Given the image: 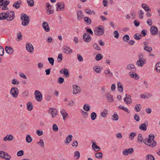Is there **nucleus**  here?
<instances>
[{
	"label": "nucleus",
	"instance_id": "f257e3e1",
	"mask_svg": "<svg viewBox=\"0 0 160 160\" xmlns=\"http://www.w3.org/2000/svg\"><path fill=\"white\" fill-rule=\"evenodd\" d=\"M15 17V13L13 11H8L6 12L0 13V20L7 19L8 21H12Z\"/></svg>",
	"mask_w": 160,
	"mask_h": 160
},
{
	"label": "nucleus",
	"instance_id": "f03ea898",
	"mask_svg": "<svg viewBox=\"0 0 160 160\" xmlns=\"http://www.w3.org/2000/svg\"><path fill=\"white\" fill-rule=\"evenodd\" d=\"M154 136L151 134L148 136V138H146L144 140V143L146 145L151 147H154L157 144V143L154 140Z\"/></svg>",
	"mask_w": 160,
	"mask_h": 160
},
{
	"label": "nucleus",
	"instance_id": "7ed1b4c3",
	"mask_svg": "<svg viewBox=\"0 0 160 160\" xmlns=\"http://www.w3.org/2000/svg\"><path fill=\"white\" fill-rule=\"evenodd\" d=\"M104 32V28L103 26L99 25L95 28L94 30L95 34L97 36L102 35Z\"/></svg>",
	"mask_w": 160,
	"mask_h": 160
},
{
	"label": "nucleus",
	"instance_id": "20e7f679",
	"mask_svg": "<svg viewBox=\"0 0 160 160\" xmlns=\"http://www.w3.org/2000/svg\"><path fill=\"white\" fill-rule=\"evenodd\" d=\"M21 15V20L22 21V25L24 26L28 25L29 22L28 16L25 13H22Z\"/></svg>",
	"mask_w": 160,
	"mask_h": 160
},
{
	"label": "nucleus",
	"instance_id": "39448f33",
	"mask_svg": "<svg viewBox=\"0 0 160 160\" xmlns=\"http://www.w3.org/2000/svg\"><path fill=\"white\" fill-rule=\"evenodd\" d=\"M10 94L12 95V97L14 98L17 97L19 93V90L16 87H12L10 90Z\"/></svg>",
	"mask_w": 160,
	"mask_h": 160
},
{
	"label": "nucleus",
	"instance_id": "423d86ee",
	"mask_svg": "<svg viewBox=\"0 0 160 160\" xmlns=\"http://www.w3.org/2000/svg\"><path fill=\"white\" fill-rule=\"evenodd\" d=\"M36 100L38 102H41L42 98V93L38 90L35 91L34 93Z\"/></svg>",
	"mask_w": 160,
	"mask_h": 160
},
{
	"label": "nucleus",
	"instance_id": "0eeeda50",
	"mask_svg": "<svg viewBox=\"0 0 160 160\" xmlns=\"http://www.w3.org/2000/svg\"><path fill=\"white\" fill-rule=\"evenodd\" d=\"M145 59L143 58H140L136 62V65L138 66H140L141 67H143L144 64L146 63Z\"/></svg>",
	"mask_w": 160,
	"mask_h": 160
},
{
	"label": "nucleus",
	"instance_id": "6e6552de",
	"mask_svg": "<svg viewBox=\"0 0 160 160\" xmlns=\"http://www.w3.org/2000/svg\"><path fill=\"white\" fill-rule=\"evenodd\" d=\"M83 39L84 41L86 42H89L91 40V38L90 35L87 33H84Z\"/></svg>",
	"mask_w": 160,
	"mask_h": 160
},
{
	"label": "nucleus",
	"instance_id": "1a4fd4ad",
	"mask_svg": "<svg viewBox=\"0 0 160 160\" xmlns=\"http://www.w3.org/2000/svg\"><path fill=\"white\" fill-rule=\"evenodd\" d=\"M134 152V149L132 148L125 149L122 152L123 154L124 155H127L129 153L132 154Z\"/></svg>",
	"mask_w": 160,
	"mask_h": 160
},
{
	"label": "nucleus",
	"instance_id": "9d476101",
	"mask_svg": "<svg viewBox=\"0 0 160 160\" xmlns=\"http://www.w3.org/2000/svg\"><path fill=\"white\" fill-rule=\"evenodd\" d=\"M148 125V122L146 121L144 123L141 124L139 126V129L142 131H146L147 130V126Z\"/></svg>",
	"mask_w": 160,
	"mask_h": 160
},
{
	"label": "nucleus",
	"instance_id": "9b49d317",
	"mask_svg": "<svg viewBox=\"0 0 160 160\" xmlns=\"http://www.w3.org/2000/svg\"><path fill=\"white\" fill-rule=\"evenodd\" d=\"M150 31L152 35H155L157 34L158 30L156 26H153L151 27Z\"/></svg>",
	"mask_w": 160,
	"mask_h": 160
},
{
	"label": "nucleus",
	"instance_id": "f8f14e48",
	"mask_svg": "<svg viewBox=\"0 0 160 160\" xmlns=\"http://www.w3.org/2000/svg\"><path fill=\"white\" fill-rule=\"evenodd\" d=\"M42 27L46 32H48L50 31V28L49 27L48 24L46 21L42 23Z\"/></svg>",
	"mask_w": 160,
	"mask_h": 160
},
{
	"label": "nucleus",
	"instance_id": "ddd939ff",
	"mask_svg": "<svg viewBox=\"0 0 160 160\" xmlns=\"http://www.w3.org/2000/svg\"><path fill=\"white\" fill-rule=\"evenodd\" d=\"M56 6L57 7V11H60L64 8V5L63 2H60L57 3Z\"/></svg>",
	"mask_w": 160,
	"mask_h": 160
},
{
	"label": "nucleus",
	"instance_id": "4468645a",
	"mask_svg": "<svg viewBox=\"0 0 160 160\" xmlns=\"http://www.w3.org/2000/svg\"><path fill=\"white\" fill-rule=\"evenodd\" d=\"M73 94L75 95L78 93V92H81V89L80 87L77 85H74L73 86Z\"/></svg>",
	"mask_w": 160,
	"mask_h": 160
},
{
	"label": "nucleus",
	"instance_id": "2eb2a0df",
	"mask_svg": "<svg viewBox=\"0 0 160 160\" xmlns=\"http://www.w3.org/2000/svg\"><path fill=\"white\" fill-rule=\"evenodd\" d=\"M26 48L27 50L30 52H32L34 50L33 46L32 44L30 43H28L26 45Z\"/></svg>",
	"mask_w": 160,
	"mask_h": 160
},
{
	"label": "nucleus",
	"instance_id": "dca6fc26",
	"mask_svg": "<svg viewBox=\"0 0 160 160\" xmlns=\"http://www.w3.org/2000/svg\"><path fill=\"white\" fill-rule=\"evenodd\" d=\"M48 111L52 115V117L53 118L55 117L58 114L57 110L54 108H50Z\"/></svg>",
	"mask_w": 160,
	"mask_h": 160
},
{
	"label": "nucleus",
	"instance_id": "f3484780",
	"mask_svg": "<svg viewBox=\"0 0 160 160\" xmlns=\"http://www.w3.org/2000/svg\"><path fill=\"white\" fill-rule=\"evenodd\" d=\"M126 69L129 70L133 72H135L136 70L134 65L132 64H130L127 66Z\"/></svg>",
	"mask_w": 160,
	"mask_h": 160
},
{
	"label": "nucleus",
	"instance_id": "a211bd4d",
	"mask_svg": "<svg viewBox=\"0 0 160 160\" xmlns=\"http://www.w3.org/2000/svg\"><path fill=\"white\" fill-rule=\"evenodd\" d=\"M92 148L93 149H94L96 152H98L100 150V148L99 147L97 146L96 143L95 142L92 141Z\"/></svg>",
	"mask_w": 160,
	"mask_h": 160
},
{
	"label": "nucleus",
	"instance_id": "6ab92c4d",
	"mask_svg": "<svg viewBox=\"0 0 160 160\" xmlns=\"http://www.w3.org/2000/svg\"><path fill=\"white\" fill-rule=\"evenodd\" d=\"M13 139V136L11 134H8L3 139V141H10L12 140Z\"/></svg>",
	"mask_w": 160,
	"mask_h": 160
},
{
	"label": "nucleus",
	"instance_id": "aec40b11",
	"mask_svg": "<svg viewBox=\"0 0 160 160\" xmlns=\"http://www.w3.org/2000/svg\"><path fill=\"white\" fill-rule=\"evenodd\" d=\"M131 96L126 94V98L124 99V101L127 104H129L132 102V100L130 98Z\"/></svg>",
	"mask_w": 160,
	"mask_h": 160
},
{
	"label": "nucleus",
	"instance_id": "412c9836",
	"mask_svg": "<svg viewBox=\"0 0 160 160\" xmlns=\"http://www.w3.org/2000/svg\"><path fill=\"white\" fill-rule=\"evenodd\" d=\"M5 49L6 52L8 54H12L13 53V50L10 47L6 46Z\"/></svg>",
	"mask_w": 160,
	"mask_h": 160
},
{
	"label": "nucleus",
	"instance_id": "4be33fe9",
	"mask_svg": "<svg viewBox=\"0 0 160 160\" xmlns=\"http://www.w3.org/2000/svg\"><path fill=\"white\" fill-rule=\"evenodd\" d=\"M152 96V95L151 94L146 93V94H141L140 97L141 98L145 99L146 98H150Z\"/></svg>",
	"mask_w": 160,
	"mask_h": 160
},
{
	"label": "nucleus",
	"instance_id": "5701e85b",
	"mask_svg": "<svg viewBox=\"0 0 160 160\" xmlns=\"http://www.w3.org/2000/svg\"><path fill=\"white\" fill-rule=\"evenodd\" d=\"M72 136L71 135H68L66 137L65 141V143L66 144L68 145L70 142L72 140Z\"/></svg>",
	"mask_w": 160,
	"mask_h": 160
},
{
	"label": "nucleus",
	"instance_id": "b1692460",
	"mask_svg": "<svg viewBox=\"0 0 160 160\" xmlns=\"http://www.w3.org/2000/svg\"><path fill=\"white\" fill-rule=\"evenodd\" d=\"M21 4V2L20 1H17L14 2L13 4V7L16 9H18L20 7V5Z\"/></svg>",
	"mask_w": 160,
	"mask_h": 160
},
{
	"label": "nucleus",
	"instance_id": "393cba45",
	"mask_svg": "<svg viewBox=\"0 0 160 160\" xmlns=\"http://www.w3.org/2000/svg\"><path fill=\"white\" fill-rule=\"evenodd\" d=\"M129 75L132 78L135 79H138L139 78V76L136 73L131 72H129Z\"/></svg>",
	"mask_w": 160,
	"mask_h": 160
},
{
	"label": "nucleus",
	"instance_id": "a878e982",
	"mask_svg": "<svg viewBox=\"0 0 160 160\" xmlns=\"http://www.w3.org/2000/svg\"><path fill=\"white\" fill-rule=\"evenodd\" d=\"M60 113L63 118L64 120H65V117L68 115V114L65 112V110L62 109L60 111Z\"/></svg>",
	"mask_w": 160,
	"mask_h": 160
},
{
	"label": "nucleus",
	"instance_id": "bb28decb",
	"mask_svg": "<svg viewBox=\"0 0 160 160\" xmlns=\"http://www.w3.org/2000/svg\"><path fill=\"white\" fill-rule=\"evenodd\" d=\"M63 51L65 53L68 54L71 53L72 51V50L70 49L69 47L66 46L65 48L64 49Z\"/></svg>",
	"mask_w": 160,
	"mask_h": 160
},
{
	"label": "nucleus",
	"instance_id": "cd10ccee",
	"mask_svg": "<svg viewBox=\"0 0 160 160\" xmlns=\"http://www.w3.org/2000/svg\"><path fill=\"white\" fill-rule=\"evenodd\" d=\"M118 90L121 92L123 91V86L122 83L120 82H118L117 84Z\"/></svg>",
	"mask_w": 160,
	"mask_h": 160
},
{
	"label": "nucleus",
	"instance_id": "c85d7f7f",
	"mask_svg": "<svg viewBox=\"0 0 160 160\" xmlns=\"http://www.w3.org/2000/svg\"><path fill=\"white\" fill-rule=\"evenodd\" d=\"M106 97L107 99V101L109 102H112L113 101V99L112 98V96L109 94H106Z\"/></svg>",
	"mask_w": 160,
	"mask_h": 160
},
{
	"label": "nucleus",
	"instance_id": "c756f323",
	"mask_svg": "<svg viewBox=\"0 0 160 160\" xmlns=\"http://www.w3.org/2000/svg\"><path fill=\"white\" fill-rule=\"evenodd\" d=\"M155 70L158 73L160 72V62H158L155 65Z\"/></svg>",
	"mask_w": 160,
	"mask_h": 160
},
{
	"label": "nucleus",
	"instance_id": "7c9ffc66",
	"mask_svg": "<svg viewBox=\"0 0 160 160\" xmlns=\"http://www.w3.org/2000/svg\"><path fill=\"white\" fill-rule=\"evenodd\" d=\"M27 109L28 110L31 111L33 109V105L31 102H28L27 104Z\"/></svg>",
	"mask_w": 160,
	"mask_h": 160
},
{
	"label": "nucleus",
	"instance_id": "2f4dec72",
	"mask_svg": "<svg viewBox=\"0 0 160 160\" xmlns=\"http://www.w3.org/2000/svg\"><path fill=\"white\" fill-rule=\"evenodd\" d=\"M142 6L146 12L151 11V9L149 8L148 5L145 4H142Z\"/></svg>",
	"mask_w": 160,
	"mask_h": 160
},
{
	"label": "nucleus",
	"instance_id": "473e14b6",
	"mask_svg": "<svg viewBox=\"0 0 160 160\" xmlns=\"http://www.w3.org/2000/svg\"><path fill=\"white\" fill-rule=\"evenodd\" d=\"M100 68L99 66H95L93 67V69L96 73H100L101 72L100 71Z\"/></svg>",
	"mask_w": 160,
	"mask_h": 160
},
{
	"label": "nucleus",
	"instance_id": "72a5a7b5",
	"mask_svg": "<svg viewBox=\"0 0 160 160\" xmlns=\"http://www.w3.org/2000/svg\"><path fill=\"white\" fill-rule=\"evenodd\" d=\"M155 158L152 155L148 154L146 156V160H155Z\"/></svg>",
	"mask_w": 160,
	"mask_h": 160
},
{
	"label": "nucleus",
	"instance_id": "f704fd0d",
	"mask_svg": "<svg viewBox=\"0 0 160 160\" xmlns=\"http://www.w3.org/2000/svg\"><path fill=\"white\" fill-rule=\"evenodd\" d=\"M84 20L88 24H90L91 23V19L88 17H85L83 18Z\"/></svg>",
	"mask_w": 160,
	"mask_h": 160
},
{
	"label": "nucleus",
	"instance_id": "c9c22d12",
	"mask_svg": "<svg viewBox=\"0 0 160 160\" xmlns=\"http://www.w3.org/2000/svg\"><path fill=\"white\" fill-rule=\"evenodd\" d=\"M144 140L142 137V135L141 134H138V142H140L141 143L143 142Z\"/></svg>",
	"mask_w": 160,
	"mask_h": 160
},
{
	"label": "nucleus",
	"instance_id": "e433bc0d",
	"mask_svg": "<svg viewBox=\"0 0 160 160\" xmlns=\"http://www.w3.org/2000/svg\"><path fill=\"white\" fill-rule=\"evenodd\" d=\"M83 17V15L82 14V11H80L77 12V18L78 19H79L80 18H82Z\"/></svg>",
	"mask_w": 160,
	"mask_h": 160
},
{
	"label": "nucleus",
	"instance_id": "4c0bfd02",
	"mask_svg": "<svg viewBox=\"0 0 160 160\" xmlns=\"http://www.w3.org/2000/svg\"><path fill=\"white\" fill-rule=\"evenodd\" d=\"M134 38L137 40H139L141 39V35L139 33L135 34L134 36Z\"/></svg>",
	"mask_w": 160,
	"mask_h": 160
},
{
	"label": "nucleus",
	"instance_id": "58836bf2",
	"mask_svg": "<svg viewBox=\"0 0 160 160\" xmlns=\"http://www.w3.org/2000/svg\"><path fill=\"white\" fill-rule=\"evenodd\" d=\"M32 140V139L30 135L28 134L27 135L26 137V141L27 142L30 143L31 142Z\"/></svg>",
	"mask_w": 160,
	"mask_h": 160
},
{
	"label": "nucleus",
	"instance_id": "ea45409f",
	"mask_svg": "<svg viewBox=\"0 0 160 160\" xmlns=\"http://www.w3.org/2000/svg\"><path fill=\"white\" fill-rule=\"evenodd\" d=\"M95 157L96 158L99 159H102V152H97L95 154Z\"/></svg>",
	"mask_w": 160,
	"mask_h": 160
},
{
	"label": "nucleus",
	"instance_id": "a19ab883",
	"mask_svg": "<svg viewBox=\"0 0 160 160\" xmlns=\"http://www.w3.org/2000/svg\"><path fill=\"white\" fill-rule=\"evenodd\" d=\"M66 78H68L69 76V74L67 69L65 68L63 71V73Z\"/></svg>",
	"mask_w": 160,
	"mask_h": 160
},
{
	"label": "nucleus",
	"instance_id": "79ce46f5",
	"mask_svg": "<svg viewBox=\"0 0 160 160\" xmlns=\"http://www.w3.org/2000/svg\"><path fill=\"white\" fill-rule=\"evenodd\" d=\"M97 114L96 113L94 112H93L91 113V118L92 120H94L97 117Z\"/></svg>",
	"mask_w": 160,
	"mask_h": 160
},
{
	"label": "nucleus",
	"instance_id": "37998d69",
	"mask_svg": "<svg viewBox=\"0 0 160 160\" xmlns=\"http://www.w3.org/2000/svg\"><path fill=\"white\" fill-rule=\"evenodd\" d=\"M144 50L148 52H150L152 51V48L151 47H148L147 46H145L144 48Z\"/></svg>",
	"mask_w": 160,
	"mask_h": 160
},
{
	"label": "nucleus",
	"instance_id": "c03bdc74",
	"mask_svg": "<svg viewBox=\"0 0 160 160\" xmlns=\"http://www.w3.org/2000/svg\"><path fill=\"white\" fill-rule=\"evenodd\" d=\"M37 144H39L40 146L42 148L44 147L45 144L44 143L42 139H40V141L37 142Z\"/></svg>",
	"mask_w": 160,
	"mask_h": 160
},
{
	"label": "nucleus",
	"instance_id": "a18cd8bd",
	"mask_svg": "<svg viewBox=\"0 0 160 160\" xmlns=\"http://www.w3.org/2000/svg\"><path fill=\"white\" fill-rule=\"evenodd\" d=\"M118 119V116L116 112H115L112 116V119L113 121H116Z\"/></svg>",
	"mask_w": 160,
	"mask_h": 160
},
{
	"label": "nucleus",
	"instance_id": "49530a36",
	"mask_svg": "<svg viewBox=\"0 0 160 160\" xmlns=\"http://www.w3.org/2000/svg\"><path fill=\"white\" fill-rule=\"evenodd\" d=\"M90 106L88 104H85L84 105L83 109L86 111H88L90 110Z\"/></svg>",
	"mask_w": 160,
	"mask_h": 160
},
{
	"label": "nucleus",
	"instance_id": "de8ad7c7",
	"mask_svg": "<svg viewBox=\"0 0 160 160\" xmlns=\"http://www.w3.org/2000/svg\"><path fill=\"white\" fill-rule=\"evenodd\" d=\"M85 12L88 14H95V12L93 11H92L90 9H86L85 10Z\"/></svg>",
	"mask_w": 160,
	"mask_h": 160
},
{
	"label": "nucleus",
	"instance_id": "09e8293b",
	"mask_svg": "<svg viewBox=\"0 0 160 160\" xmlns=\"http://www.w3.org/2000/svg\"><path fill=\"white\" fill-rule=\"evenodd\" d=\"M104 72L106 75L108 74V76L109 77H111L112 75V73L110 71L109 69L105 70Z\"/></svg>",
	"mask_w": 160,
	"mask_h": 160
},
{
	"label": "nucleus",
	"instance_id": "8fccbe9b",
	"mask_svg": "<svg viewBox=\"0 0 160 160\" xmlns=\"http://www.w3.org/2000/svg\"><path fill=\"white\" fill-rule=\"evenodd\" d=\"M103 58V56L101 54H98L96 55L95 59L97 61L100 60Z\"/></svg>",
	"mask_w": 160,
	"mask_h": 160
},
{
	"label": "nucleus",
	"instance_id": "3c124183",
	"mask_svg": "<svg viewBox=\"0 0 160 160\" xmlns=\"http://www.w3.org/2000/svg\"><path fill=\"white\" fill-rule=\"evenodd\" d=\"M28 5L30 7H32L34 5L33 0H27Z\"/></svg>",
	"mask_w": 160,
	"mask_h": 160
},
{
	"label": "nucleus",
	"instance_id": "603ef678",
	"mask_svg": "<svg viewBox=\"0 0 160 160\" xmlns=\"http://www.w3.org/2000/svg\"><path fill=\"white\" fill-rule=\"evenodd\" d=\"M48 60L49 63L52 65H54V58H48Z\"/></svg>",
	"mask_w": 160,
	"mask_h": 160
},
{
	"label": "nucleus",
	"instance_id": "864d4df0",
	"mask_svg": "<svg viewBox=\"0 0 160 160\" xmlns=\"http://www.w3.org/2000/svg\"><path fill=\"white\" fill-rule=\"evenodd\" d=\"M80 156V153L78 151H77L74 152V157H76V159H78Z\"/></svg>",
	"mask_w": 160,
	"mask_h": 160
},
{
	"label": "nucleus",
	"instance_id": "5fc2aeb1",
	"mask_svg": "<svg viewBox=\"0 0 160 160\" xmlns=\"http://www.w3.org/2000/svg\"><path fill=\"white\" fill-rule=\"evenodd\" d=\"M4 155L5 156H4L3 158L6 160H9L11 158V157L6 152L5 153Z\"/></svg>",
	"mask_w": 160,
	"mask_h": 160
},
{
	"label": "nucleus",
	"instance_id": "6e6d98bb",
	"mask_svg": "<svg viewBox=\"0 0 160 160\" xmlns=\"http://www.w3.org/2000/svg\"><path fill=\"white\" fill-rule=\"evenodd\" d=\"M64 82V79L62 77H59L58 78V82L60 84H61Z\"/></svg>",
	"mask_w": 160,
	"mask_h": 160
},
{
	"label": "nucleus",
	"instance_id": "4d7b16f0",
	"mask_svg": "<svg viewBox=\"0 0 160 160\" xmlns=\"http://www.w3.org/2000/svg\"><path fill=\"white\" fill-rule=\"evenodd\" d=\"M136 134L135 132H132L130 134V135L129 137V138L131 140H132L133 139L134 137L135 136H136Z\"/></svg>",
	"mask_w": 160,
	"mask_h": 160
},
{
	"label": "nucleus",
	"instance_id": "13d9d810",
	"mask_svg": "<svg viewBox=\"0 0 160 160\" xmlns=\"http://www.w3.org/2000/svg\"><path fill=\"white\" fill-rule=\"evenodd\" d=\"M107 110H106L105 111H104L101 113V116L103 118H105L106 117L107 115Z\"/></svg>",
	"mask_w": 160,
	"mask_h": 160
},
{
	"label": "nucleus",
	"instance_id": "bf43d9fd",
	"mask_svg": "<svg viewBox=\"0 0 160 160\" xmlns=\"http://www.w3.org/2000/svg\"><path fill=\"white\" fill-rule=\"evenodd\" d=\"M4 54V48L1 46H0V55L2 56Z\"/></svg>",
	"mask_w": 160,
	"mask_h": 160
},
{
	"label": "nucleus",
	"instance_id": "052dcab7",
	"mask_svg": "<svg viewBox=\"0 0 160 160\" xmlns=\"http://www.w3.org/2000/svg\"><path fill=\"white\" fill-rule=\"evenodd\" d=\"M52 130L55 131H57L58 130V126L56 124H54L52 126Z\"/></svg>",
	"mask_w": 160,
	"mask_h": 160
},
{
	"label": "nucleus",
	"instance_id": "680f3d73",
	"mask_svg": "<svg viewBox=\"0 0 160 160\" xmlns=\"http://www.w3.org/2000/svg\"><path fill=\"white\" fill-rule=\"evenodd\" d=\"M129 39V36L127 34L125 35L123 38V41L127 42V40H128Z\"/></svg>",
	"mask_w": 160,
	"mask_h": 160
},
{
	"label": "nucleus",
	"instance_id": "e2e57ef3",
	"mask_svg": "<svg viewBox=\"0 0 160 160\" xmlns=\"http://www.w3.org/2000/svg\"><path fill=\"white\" fill-rule=\"evenodd\" d=\"M134 119L137 122H139L140 121L139 117L137 114H136L134 115Z\"/></svg>",
	"mask_w": 160,
	"mask_h": 160
},
{
	"label": "nucleus",
	"instance_id": "0e129e2a",
	"mask_svg": "<svg viewBox=\"0 0 160 160\" xmlns=\"http://www.w3.org/2000/svg\"><path fill=\"white\" fill-rule=\"evenodd\" d=\"M24 154V152L23 150H21L18 151L17 153V155L18 156H21Z\"/></svg>",
	"mask_w": 160,
	"mask_h": 160
},
{
	"label": "nucleus",
	"instance_id": "69168bd1",
	"mask_svg": "<svg viewBox=\"0 0 160 160\" xmlns=\"http://www.w3.org/2000/svg\"><path fill=\"white\" fill-rule=\"evenodd\" d=\"M62 54H59L58 56V61L59 62H60L62 60Z\"/></svg>",
	"mask_w": 160,
	"mask_h": 160
},
{
	"label": "nucleus",
	"instance_id": "338daca9",
	"mask_svg": "<svg viewBox=\"0 0 160 160\" xmlns=\"http://www.w3.org/2000/svg\"><path fill=\"white\" fill-rule=\"evenodd\" d=\"M93 47L96 49L100 50V48L98 45L96 43H94L93 44Z\"/></svg>",
	"mask_w": 160,
	"mask_h": 160
},
{
	"label": "nucleus",
	"instance_id": "774afa93",
	"mask_svg": "<svg viewBox=\"0 0 160 160\" xmlns=\"http://www.w3.org/2000/svg\"><path fill=\"white\" fill-rule=\"evenodd\" d=\"M114 37L116 38H118L119 37V33L117 31H115L113 32Z\"/></svg>",
	"mask_w": 160,
	"mask_h": 160
}]
</instances>
